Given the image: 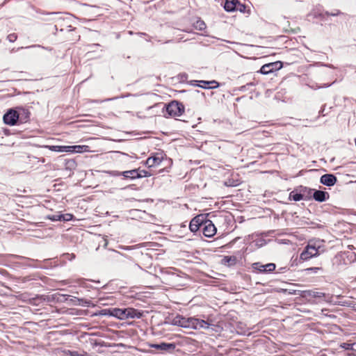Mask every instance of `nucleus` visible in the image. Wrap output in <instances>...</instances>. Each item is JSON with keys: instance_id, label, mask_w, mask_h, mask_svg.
Masks as SVG:
<instances>
[{"instance_id": "nucleus-20", "label": "nucleus", "mask_w": 356, "mask_h": 356, "mask_svg": "<svg viewBox=\"0 0 356 356\" xmlns=\"http://www.w3.org/2000/svg\"><path fill=\"white\" fill-rule=\"evenodd\" d=\"M341 14V12L339 10H335L332 12H325V13H315L314 16L316 17H320L321 19H323L325 15L327 16H337Z\"/></svg>"}, {"instance_id": "nucleus-29", "label": "nucleus", "mask_w": 356, "mask_h": 356, "mask_svg": "<svg viewBox=\"0 0 356 356\" xmlns=\"http://www.w3.org/2000/svg\"><path fill=\"white\" fill-rule=\"evenodd\" d=\"M219 87V83L215 80L209 81V89H214Z\"/></svg>"}, {"instance_id": "nucleus-15", "label": "nucleus", "mask_w": 356, "mask_h": 356, "mask_svg": "<svg viewBox=\"0 0 356 356\" xmlns=\"http://www.w3.org/2000/svg\"><path fill=\"white\" fill-rule=\"evenodd\" d=\"M238 2V0H225L224 5L225 10L227 12L235 11Z\"/></svg>"}, {"instance_id": "nucleus-4", "label": "nucleus", "mask_w": 356, "mask_h": 356, "mask_svg": "<svg viewBox=\"0 0 356 356\" xmlns=\"http://www.w3.org/2000/svg\"><path fill=\"white\" fill-rule=\"evenodd\" d=\"M16 108L8 109L3 116V122L10 126L17 124L19 115H17Z\"/></svg>"}, {"instance_id": "nucleus-10", "label": "nucleus", "mask_w": 356, "mask_h": 356, "mask_svg": "<svg viewBox=\"0 0 356 356\" xmlns=\"http://www.w3.org/2000/svg\"><path fill=\"white\" fill-rule=\"evenodd\" d=\"M337 181L335 175L332 174H325L321 176L320 182L327 186H334Z\"/></svg>"}, {"instance_id": "nucleus-26", "label": "nucleus", "mask_w": 356, "mask_h": 356, "mask_svg": "<svg viewBox=\"0 0 356 356\" xmlns=\"http://www.w3.org/2000/svg\"><path fill=\"white\" fill-rule=\"evenodd\" d=\"M195 28L200 31H202L206 29V24L204 21L199 19L195 23Z\"/></svg>"}, {"instance_id": "nucleus-18", "label": "nucleus", "mask_w": 356, "mask_h": 356, "mask_svg": "<svg viewBox=\"0 0 356 356\" xmlns=\"http://www.w3.org/2000/svg\"><path fill=\"white\" fill-rule=\"evenodd\" d=\"M126 314V309H118L115 308L111 311V314L115 317H117L120 319H124Z\"/></svg>"}, {"instance_id": "nucleus-24", "label": "nucleus", "mask_w": 356, "mask_h": 356, "mask_svg": "<svg viewBox=\"0 0 356 356\" xmlns=\"http://www.w3.org/2000/svg\"><path fill=\"white\" fill-rule=\"evenodd\" d=\"M88 147L86 145L67 146V149H73L72 151L75 152H83L86 151Z\"/></svg>"}, {"instance_id": "nucleus-5", "label": "nucleus", "mask_w": 356, "mask_h": 356, "mask_svg": "<svg viewBox=\"0 0 356 356\" xmlns=\"http://www.w3.org/2000/svg\"><path fill=\"white\" fill-rule=\"evenodd\" d=\"M205 220H207L206 216L203 214L194 217L189 224L190 230L192 232H196L200 227H203Z\"/></svg>"}, {"instance_id": "nucleus-41", "label": "nucleus", "mask_w": 356, "mask_h": 356, "mask_svg": "<svg viewBox=\"0 0 356 356\" xmlns=\"http://www.w3.org/2000/svg\"><path fill=\"white\" fill-rule=\"evenodd\" d=\"M118 253L121 257H124V258H125V259H129V260L132 261L131 257H128V256H127L126 254H122V253H120V252H118Z\"/></svg>"}, {"instance_id": "nucleus-27", "label": "nucleus", "mask_w": 356, "mask_h": 356, "mask_svg": "<svg viewBox=\"0 0 356 356\" xmlns=\"http://www.w3.org/2000/svg\"><path fill=\"white\" fill-rule=\"evenodd\" d=\"M138 170V178H142V177H150L151 176V174L145 170H140V169H137Z\"/></svg>"}, {"instance_id": "nucleus-43", "label": "nucleus", "mask_w": 356, "mask_h": 356, "mask_svg": "<svg viewBox=\"0 0 356 356\" xmlns=\"http://www.w3.org/2000/svg\"><path fill=\"white\" fill-rule=\"evenodd\" d=\"M57 14H58V13H56V12L46 13V15H57Z\"/></svg>"}, {"instance_id": "nucleus-28", "label": "nucleus", "mask_w": 356, "mask_h": 356, "mask_svg": "<svg viewBox=\"0 0 356 356\" xmlns=\"http://www.w3.org/2000/svg\"><path fill=\"white\" fill-rule=\"evenodd\" d=\"M273 72L281 69L283 66L281 61L270 63Z\"/></svg>"}, {"instance_id": "nucleus-45", "label": "nucleus", "mask_w": 356, "mask_h": 356, "mask_svg": "<svg viewBox=\"0 0 356 356\" xmlns=\"http://www.w3.org/2000/svg\"><path fill=\"white\" fill-rule=\"evenodd\" d=\"M92 46H99V44H92Z\"/></svg>"}, {"instance_id": "nucleus-38", "label": "nucleus", "mask_w": 356, "mask_h": 356, "mask_svg": "<svg viewBox=\"0 0 356 356\" xmlns=\"http://www.w3.org/2000/svg\"><path fill=\"white\" fill-rule=\"evenodd\" d=\"M37 47H41V48H44L43 47H41L40 45L39 44H33V45H30V46H28V47H20V49H31V48H37Z\"/></svg>"}, {"instance_id": "nucleus-2", "label": "nucleus", "mask_w": 356, "mask_h": 356, "mask_svg": "<svg viewBox=\"0 0 356 356\" xmlns=\"http://www.w3.org/2000/svg\"><path fill=\"white\" fill-rule=\"evenodd\" d=\"M320 245L316 242L310 241L300 255V259L304 261L320 254Z\"/></svg>"}, {"instance_id": "nucleus-19", "label": "nucleus", "mask_w": 356, "mask_h": 356, "mask_svg": "<svg viewBox=\"0 0 356 356\" xmlns=\"http://www.w3.org/2000/svg\"><path fill=\"white\" fill-rule=\"evenodd\" d=\"M74 301L75 302L74 305H79V306H82V307L94 306V305L91 302L90 300L83 299V298H74Z\"/></svg>"}, {"instance_id": "nucleus-7", "label": "nucleus", "mask_w": 356, "mask_h": 356, "mask_svg": "<svg viewBox=\"0 0 356 356\" xmlns=\"http://www.w3.org/2000/svg\"><path fill=\"white\" fill-rule=\"evenodd\" d=\"M216 227L211 220H205L202 227V233L206 237L211 238L216 233Z\"/></svg>"}, {"instance_id": "nucleus-25", "label": "nucleus", "mask_w": 356, "mask_h": 356, "mask_svg": "<svg viewBox=\"0 0 356 356\" xmlns=\"http://www.w3.org/2000/svg\"><path fill=\"white\" fill-rule=\"evenodd\" d=\"M308 294L309 296L313 297V298H326L325 293L323 292H318V291H305Z\"/></svg>"}, {"instance_id": "nucleus-42", "label": "nucleus", "mask_w": 356, "mask_h": 356, "mask_svg": "<svg viewBox=\"0 0 356 356\" xmlns=\"http://www.w3.org/2000/svg\"><path fill=\"white\" fill-rule=\"evenodd\" d=\"M120 248L122 250H128L133 249V247L132 246H121Z\"/></svg>"}, {"instance_id": "nucleus-40", "label": "nucleus", "mask_w": 356, "mask_h": 356, "mask_svg": "<svg viewBox=\"0 0 356 356\" xmlns=\"http://www.w3.org/2000/svg\"><path fill=\"white\" fill-rule=\"evenodd\" d=\"M325 105H323V107L321 108V111H320V114L322 115L323 116H325L327 115V113H325Z\"/></svg>"}, {"instance_id": "nucleus-37", "label": "nucleus", "mask_w": 356, "mask_h": 356, "mask_svg": "<svg viewBox=\"0 0 356 356\" xmlns=\"http://www.w3.org/2000/svg\"><path fill=\"white\" fill-rule=\"evenodd\" d=\"M322 268H318V267H312V268H308L306 269V270L307 271H311L312 273H318L319 270H321Z\"/></svg>"}, {"instance_id": "nucleus-33", "label": "nucleus", "mask_w": 356, "mask_h": 356, "mask_svg": "<svg viewBox=\"0 0 356 356\" xmlns=\"http://www.w3.org/2000/svg\"><path fill=\"white\" fill-rule=\"evenodd\" d=\"M254 86V83L253 82L248 83L246 85L242 86L240 88V90L241 91H245V90H248L250 87Z\"/></svg>"}, {"instance_id": "nucleus-6", "label": "nucleus", "mask_w": 356, "mask_h": 356, "mask_svg": "<svg viewBox=\"0 0 356 356\" xmlns=\"http://www.w3.org/2000/svg\"><path fill=\"white\" fill-rule=\"evenodd\" d=\"M252 268L262 273H268L275 270L276 266L274 263H268L267 264H262L260 262H256L252 264Z\"/></svg>"}, {"instance_id": "nucleus-14", "label": "nucleus", "mask_w": 356, "mask_h": 356, "mask_svg": "<svg viewBox=\"0 0 356 356\" xmlns=\"http://www.w3.org/2000/svg\"><path fill=\"white\" fill-rule=\"evenodd\" d=\"M141 313L134 308H126L125 318H140L141 317Z\"/></svg>"}, {"instance_id": "nucleus-44", "label": "nucleus", "mask_w": 356, "mask_h": 356, "mask_svg": "<svg viewBox=\"0 0 356 356\" xmlns=\"http://www.w3.org/2000/svg\"><path fill=\"white\" fill-rule=\"evenodd\" d=\"M104 245H103V246H104V248H106V246H107V245H108V241H107V240H106V239H104Z\"/></svg>"}, {"instance_id": "nucleus-31", "label": "nucleus", "mask_w": 356, "mask_h": 356, "mask_svg": "<svg viewBox=\"0 0 356 356\" xmlns=\"http://www.w3.org/2000/svg\"><path fill=\"white\" fill-rule=\"evenodd\" d=\"M48 218L52 221H61V214H54L49 216Z\"/></svg>"}, {"instance_id": "nucleus-23", "label": "nucleus", "mask_w": 356, "mask_h": 356, "mask_svg": "<svg viewBox=\"0 0 356 356\" xmlns=\"http://www.w3.org/2000/svg\"><path fill=\"white\" fill-rule=\"evenodd\" d=\"M192 85L198 86L200 88H204V89H209V81H193Z\"/></svg>"}, {"instance_id": "nucleus-8", "label": "nucleus", "mask_w": 356, "mask_h": 356, "mask_svg": "<svg viewBox=\"0 0 356 356\" xmlns=\"http://www.w3.org/2000/svg\"><path fill=\"white\" fill-rule=\"evenodd\" d=\"M163 159L162 153H156L153 156H149L145 161V165L149 167H153L161 164Z\"/></svg>"}, {"instance_id": "nucleus-11", "label": "nucleus", "mask_w": 356, "mask_h": 356, "mask_svg": "<svg viewBox=\"0 0 356 356\" xmlns=\"http://www.w3.org/2000/svg\"><path fill=\"white\" fill-rule=\"evenodd\" d=\"M16 110L17 111V115H19L18 122L24 123L29 120L30 118V112L28 109L18 106L16 107Z\"/></svg>"}, {"instance_id": "nucleus-1", "label": "nucleus", "mask_w": 356, "mask_h": 356, "mask_svg": "<svg viewBox=\"0 0 356 356\" xmlns=\"http://www.w3.org/2000/svg\"><path fill=\"white\" fill-rule=\"evenodd\" d=\"M174 324L182 327L193 328L195 330L209 329L213 325L208 321L195 317L185 318L177 316L174 319Z\"/></svg>"}, {"instance_id": "nucleus-3", "label": "nucleus", "mask_w": 356, "mask_h": 356, "mask_svg": "<svg viewBox=\"0 0 356 356\" xmlns=\"http://www.w3.org/2000/svg\"><path fill=\"white\" fill-rule=\"evenodd\" d=\"M166 111L171 116H181L184 112V106L177 101H172L167 105Z\"/></svg>"}, {"instance_id": "nucleus-39", "label": "nucleus", "mask_w": 356, "mask_h": 356, "mask_svg": "<svg viewBox=\"0 0 356 356\" xmlns=\"http://www.w3.org/2000/svg\"><path fill=\"white\" fill-rule=\"evenodd\" d=\"M348 346H350L349 348H348V349H350L353 351H356V342L348 344Z\"/></svg>"}, {"instance_id": "nucleus-21", "label": "nucleus", "mask_w": 356, "mask_h": 356, "mask_svg": "<svg viewBox=\"0 0 356 356\" xmlns=\"http://www.w3.org/2000/svg\"><path fill=\"white\" fill-rule=\"evenodd\" d=\"M19 257L24 260V261H25L24 264L27 266L33 267V268H39L40 267L39 265L35 264V263L40 262L38 260H35L33 259H30L28 257Z\"/></svg>"}, {"instance_id": "nucleus-22", "label": "nucleus", "mask_w": 356, "mask_h": 356, "mask_svg": "<svg viewBox=\"0 0 356 356\" xmlns=\"http://www.w3.org/2000/svg\"><path fill=\"white\" fill-rule=\"evenodd\" d=\"M259 72L263 74H268L270 73L273 72L270 63L264 65L261 67Z\"/></svg>"}, {"instance_id": "nucleus-35", "label": "nucleus", "mask_w": 356, "mask_h": 356, "mask_svg": "<svg viewBox=\"0 0 356 356\" xmlns=\"http://www.w3.org/2000/svg\"><path fill=\"white\" fill-rule=\"evenodd\" d=\"M7 39L10 42H13L17 39V35L15 33H10L7 36Z\"/></svg>"}, {"instance_id": "nucleus-36", "label": "nucleus", "mask_w": 356, "mask_h": 356, "mask_svg": "<svg viewBox=\"0 0 356 356\" xmlns=\"http://www.w3.org/2000/svg\"><path fill=\"white\" fill-rule=\"evenodd\" d=\"M65 355L70 356H81V355L77 351H72V350H65L64 351Z\"/></svg>"}, {"instance_id": "nucleus-30", "label": "nucleus", "mask_w": 356, "mask_h": 356, "mask_svg": "<svg viewBox=\"0 0 356 356\" xmlns=\"http://www.w3.org/2000/svg\"><path fill=\"white\" fill-rule=\"evenodd\" d=\"M49 148L53 151L63 152L64 149H67V146H51Z\"/></svg>"}, {"instance_id": "nucleus-12", "label": "nucleus", "mask_w": 356, "mask_h": 356, "mask_svg": "<svg viewBox=\"0 0 356 356\" xmlns=\"http://www.w3.org/2000/svg\"><path fill=\"white\" fill-rule=\"evenodd\" d=\"M312 197H313L316 201L323 202L326 201L329 198L330 195L327 192L314 189Z\"/></svg>"}, {"instance_id": "nucleus-13", "label": "nucleus", "mask_w": 356, "mask_h": 356, "mask_svg": "<svg viewBox=\"0 0 356 356\" xmlns=\"http://www.w3.org/2000/svg\"><path fill=\"white\" fill-rule=\"evenodd\" d=\"M116 175H122L125 178H129L131 179H138V173L137 169H134V170H127V171H124V172H119Z\"/></svg>"}, {"instance_id": "nucleus-34", "label": "nucleus", "mask_w": 356, "mask_h": 356, "mask_svg": "<svg viewBox=\"0 0 356 356\" xmlns=\"http://www.w3.org/2000/svg\"><path fill=\"white\" fill-rule=\"evenodd\" d=\"M245 10V6L241 3L239 1L237 3L236 10H239L241 13H244Z\"/></svg>"}, {"instance_id": "nucleus-32", "label": "nucleus", "mask_w": 356, "mask_h": 356, "mask_svg": "<svg viewBox=\"0 0 356 356\" xmlns=\"http://www.w3.org/2000/svg\"><path fill=\"white\" fill-rule=\"evenodd\" d=\"M73 218V215L71 213L61 214V221H69Z\"/></svg>"}, {"instance_id": "nucleus-9", "label": "nucleus", "mask_w": 356, "mask_h": 356, "mask_svg": "<svg viewBox=\"0 0 356 356\" xmlns=\"http://www.w3.org/2000/svg\"><path fill=\"white\" fill-rule=\"evenodd\" d=\"M151 346L156 350H161L163 352H168V353L172 352L176 348L175 343H165V342H163L161 343L152 344Z\"/></svg>"}, {"instance_id": "nucleus-17", "label": "nucleus", "mask_w": 356, "mask_h": 356, "mask_svg": "<svg viewBox=\"0 0 356 356\" xmlns=\"http://www.w3.org/2000/svg\"><path fill=\"white\" fill-rule=\"evenodd\" d=\"M289 200H293L295 202L300 201L302 200H305L302 194L300 193L298 188L293 190L289 194Z\"/></svg>"}, {"instance_id": "nucleus-16", "label": "nucleus", "mask_w": 356, "mask_h": 356, "mask_svg": "<svg viewBox=\"0 0 356 356\" xmlns=\"http://www.w3.org/2000/svg\"><path fill=\"white\" fill-rule=\"evenodd\" d=\"M298 189L305 200L309 199L312 196L314 189L302 186H300Z\"/></svg>"}]
</instances>
